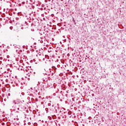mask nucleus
<instances>
[{
	"label": "nucleus",
	"mask_w": 126,
	"mask_h": 126,
	"mask_svg": "<svg viewBox=\"0 0 126 126\" xmlns=\"http://www.w3.org/2000/svg\"><path fill=\"white\" fill-rule=\"evenodd\" d=\"M12 104H14L15 105L13 106V109L15 108V111H16L17 113H18V111H21L22 110V107H23V102L19 100H13Z\"/></svg>",
	"instance_id": "1"
},
{
	"label": "nucleus",
	"mask_w": 126,
	"mask_h": 126,
	"mask_svg": "<svg viewBox=\"0 0 126 126\" xmlns=\"http://www.w3.org/2000/svg\"><path fill=\"white\" fill-rule=\"evenodd\" d=\"M39 55L41 56V57L40 58V59L41 60V59H42L43 61H45V58H45V56H44V55H42V54H41V55L40 54Z\"/></svg>",
	"instance_id": "2"
}]
</instances>
